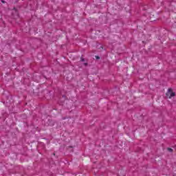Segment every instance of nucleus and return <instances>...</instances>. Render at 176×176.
Here are the masks:
<instances>
[{"mask_svg":"<svg viewBox=\"0 0 176 176\" xmlns=\"http://www.w3.org/2000/svg\"><path fill=\"white\" fill-rule=\"evenodd\" d=\"M166 96L168 97V98H171L172 97L175 96V92L173 91L172 89H168Z\"/></svg>","mask_w":176,"mask_h":176,"instance_id":"f257e3e1","label":"nucleus"},{"mask_svg":"<svg viewBox=\"0 0 176 176\" xmlns=\"http://www.w3.org/2000/svg\"><path fill=\"white\" fill-rule=\"evenodd\" d=\"M168 151L169 152H173V148H168Z\"/></svg>","mask_w":176,"mask_h":176,"instance_id":"f03ea898","label":"nucleus"},{"mask_svg":"<svg viewBox=\"0 0 176 176\" xmlns=\"http://www.w3.org/2000/svg\"><path fill=\"white\" fill-rule=\"evenodd\" d=\"M96 58H97L98 60L100 58V56H96Z\"/></svg>","mask_w":176,"mask_h":176,"instance_id":"7ed1b4c3","label":"nucleus"},{"mask_svg":"<svg viewBox=\"0 0 176 176\" xmlns=\"http://www.w3.org/2000/svg\"><path fill=\"white\" fill-rule=\"evenodd\" d=\"M81 61H85V58H81Z\"/></svg>","mask_w":176,"mask_h":176,"instance_id":"20e7f679","label":"nucleus"},{"mask_svg":"<svg viewBox=\"0 0 176 176\" xmlns=\"http://www.w3.org/2000/svg\"><path fill=\"white\" fill-rule=\"evenodd\" d=\"M84 65L85 66L87 65V63H84Z\"/></svg>","mask_w":176,"mask_h":176,"instance_id":"39448f33","label":"nucleus"}]
</instances>
